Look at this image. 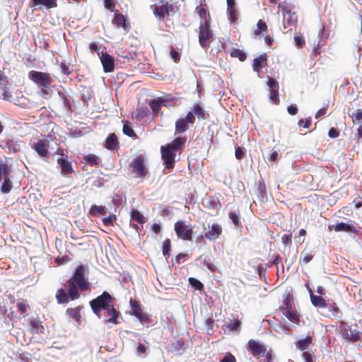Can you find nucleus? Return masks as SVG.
Wrapping results in <instances>:
<instances>
[{"label":"nucleus","instance_id":"nucleus-5","mask_svg":"<svg viewBox=\"0 0 362 362\" xmlns=\"http://www.w3.org/2000/svg\"><path fill=\"white\" fill-rule=\"evenodd\" d=\"M214 41V33L211 29V23L208 19L201 23L199 27V43L204 48H208Z\"/></svg>","mask_w":362,"mask_h":362},{"label":"nucleus","instance_id":"nucleus-37","mask_svg":"<svg viewBox=\"0 0 362 362\" xmlns=\"http://www.w3.org/2000/svg\"><path fill=\"white\" fill-rule=\"evenodd\" d=\"M225 326H226V329H224L225 332L226 331V329L230 332H235L237 330L240 331V327H241V322L238 319H233V320H230V322Z\"/></svg>","mask_w":362,"mask_h":362},{"label":"nucleus","instance_id":"nucleus-29","mask_svg":"<svg viewBox=\"0 0 362 362\" xmlns=\"http://www.w3.org/2000/svg\"><path fill=\"white\" fill-rule=\"evenodd\" d=\"M334 230L336 232H346V233H355L356 228L354 226L344 222L338 223L334 226Z\"/></svg>","mask_w":362,"mask_h":362},{"label":"nucleus","instance_id":"nucleus-48","mask_svg":"<svg viewBox=\"0 0 362 362\" xmlns=\"http://www.w3.org/2000/svg\"><path fill=\"white\" fill-rule=\"evenodd\" d=\"M149 113V110L147 107H139L136 109V118L141 119L146 117Z\"/></svg>","mask_w":362,"mask_h":362},{"label":"nucleus","instance_id":"nucleus-52","mask_svg":"<svg viewBox=\"0 0 362 362\" xmlns=\"http://www.w3.org/2000/svg\"><path fill=\"white\" fill-rule=\"evenodd\" d=\"M103 223L106 226H112L117 221V216L115 214H110L107 217L103 218Z\"/></svg>","mask_w":362,"mask_h":362},{"label":"nucleus","instance_id":"nucleus-57","mask_svg":"<svg viewBox=\"0 0 362 362\" xmlns=\"http://www.w3.org/2000/svg\"><path fill=\"white\" fill-rule=\"evenodd\" d=\"M187 257V254L185 253H179L173 261L172 265L180 264L182 262H184Z\"/></svg>","mask_w":362,"mask_h":362},{"label":"nucleus","instance_id":"nucleus-47","mask_svg":"<svg viewBox=\"0 0 362 362\" xmlns=\"http://www.w3.org/2000/svg\"><path fill=\"white\" fill-rule=\"evenodd\" d=\"M170 250H171V241L170 239L167 238L163 241V245H162L163 255L166 258H168L170 257Z\"/></svg>","mask_w":362,"mask_h":362},{"label":"nucleus","instance_id":"nucleus-18","mask_svg":"<svg viewBox=\"0 0 362 362\" xmlns=\"http://www.w3.org/2000/svg\"><path fill=\"white\" fill-rule=\"evenodd\" d=\"M57 163L60 166L61 173L63 175H69L74 173L71 163L66 158H59L57 159Z\"/></svg>","mask_w":362,"mask_h":362},{"label":"nucleus","instance_id":"nucleus-20","mask_svg":"<svg viewBox=\"0 0 362 362\" xmlns=\"http://www.w3.org/2000/svg\"><path fill=\"white\" fill-rule=\"evenodd\" d=\"M281 313L287 317V319L293 323L299 324L300 315L298 312L292 308L284 310Z\"/></svg>","mask_w":362,"mask_h":362},{"label":"nucleus","instance_id":"nucleus-51","mask_svg":"<svg viewBox=\"0 0 362 362\" xmlns=\"http://www.w3.org/2000/svg\"><path fill=\"white\" fill-rule=\"evenodd\" d=\"M349 115L351 118L353 122H361L362 121V108H359V109L356 110V112H353L352 113H349Z\"/></svg>","mask_w":362,"mask_h":362},{"label":"nucleus","instance_id":"nucleus-7","mask_svg":"<svg viewBox=\"0 0 362 362\" xmlns=\"http://www.w3.org/2000/svg\"><path fill=\"white\" fill-rule=\"evenodd\" d=\"M174 229L177 237L183 240L190 241L192 239V228L186 225L182 221L175 223Z\"/></svg>","mask_w":362,"mask_h":362},{"label":"nucleus","instance_id":"nucleus-55","mask_svg":"<svg viewBox=\"0 0 362 362\" xmlns=\"http://www.w3.org/2000/svg\"><path fill=\"white\" fill-rule=\"evenodd\" d=\"M281 242L285 246H291L292 244V232L289 231L288 233L284 234L281 237Z\"/></svg>","mask_w":362,"mask_h":362},{"label":"nucleus","instance_id":"nucleus-21","mask_svg":"<svg viewBox=\"0 0 362 362\" xmlns=\"http://www.w3.org/2000/svg\"><path fill=\"white\" fill-rule=\"evenodd\" d=\"M192 110L194 117L197 116L199 119L205 120L209 117V114L205 111L204 107L199 104H195L192 107Z\"/></svg>","mask_w":362,"mask_h":362},{"label":"nucleus","instance_id":"nucleus-9","mask_svg":"<svg viewBox=\"0 0 362 362\" xmlns=\"http://www.w3.org/2000/svg\"><path fill=\"white\" fill-rule=\"evenodd\" d=\"M267 86L270 90L269 95V100L274 105H279L280 100L279 97V86L278 81L275 78L268 76Z\"/></svg>","mask_w":362,"mask_h":362},{"label":"nucleus","instance_id":"nucleus-54","mask_svg":"<svg viewBox=\"0 0 362 362\" xmlns=\"http://www.w3.org/2000/svg\"><path fill=\"white\" fill-rule=\"evenodd\" d=\"M136 317L141 323L151 324L152 322V318L150 315L144 312H142Z\"/></svg>","mask_w":362,"mask_h":362},{"label":"nucleus","instance_id":"nucleus-12","mask_svg":"<svg viewBox=\"0 0 362 362\" xmlns=\"http://www.w3.org/2000/svg\"><path fill=\"white\" fill-rule=\"evenodd\" d=\"M31 147L40 157H47L49 155V141L46 139H40L34 142Z\"/></svg>","mask_w":362,"mask_h":362},{"label":"nucleus","instance_id":"nucleus-23","mask_svg":"<svg viewBox=\"0 0 362 362\" xmlns=\"http://www.w3.org/2000/svg\"><path fill=\"white\" fill-rule=\"evenodd\" d=\"M30 330L33 333L42 334L44 332V327L38 318H33L29 322Z\"/></svg>","mask_w":362,"mask_h":362},{"label":"nucleus","instance_id":"nucleus-31","mask_svg":"<svg viewBox=\"0 0 362 362\" xmlns=\"http://www.w3.org/2000/svg\"><path fill=\"white\" fill-rule=\"evenodd\" d=\"M83 308V306H78L72 308H67L66 310V313L72 319H74L76 322H79L81 320V310Z\"/></svg>","mask_w":362,"mask_h":362},{"label":"nucleus","instance_id":"nucleus-63","mask_svg":"<svg viewBox=\"0 0 362 362\" xmlns=\"http://www.w3.org/2000/svg\"><path fill=\"white\" fill-rule=\"evenodd\" d=\"M105 7L115 13V4L113 0H104Z\"/></svg>","mask_w":362,"mask_h":362},{"label":"nucleus","instance_id":"nucleus-61","mask_svg":"<svg viewBox=\"0 0 362 362\" xmlns=\"http://www.w3.org/2000/svg\"><path fill=\"white\" fill-rule=\"evenodd\" d=\"M299 127L309 128L311 125V119L310 118L300 119L298 122Z\"/></svg>","mask_w":362,"mask_h":362},{"label":"nucleus","instance_id":"nucleus-62","mask_svg":"<svg viewBox=\"0 0 362 362\" xmlns=\"http://www.w3.org/2000/svg\"><path fill=\"white\" fill-rule=\"evenodd\" d=\"M294 41L296 46H298V47H303L305 44L303 37L300 35H295Z\"/></svg>","mask_w":362,"mask_h":362},{"label":"nucleus","instance_id":"nucleus-45","mask_svg":"<svg viewBox=\"0 0 362 362\" xmlns=\"http://www.w3.org/2000/svg\"><path fill=\"white\" fill-rule=\"evenodd\" d=\"M185 342L182 339H177L175 342L170 344V351L172 352H178L184 349Z\"/></svg>","mask_w":362,"mask_h":362},{"label":"nucleus","instance_id":"nucleus-6","mask_svg":"<svg viewBox=\"0 0 362 362\" xmlns=\"http://www.w3.org/2000/svg\"><path fill=\"white\" fill-rule=\"evenodd\" d=\"M246 348L249 354L257 359L264 357V353L267 349L264 344L255 339H250L247 343Z\"/></svg>","mask_w":362,"mask_h":362},{"label":"nucleus","instance_id":"nucleus-36","mask_svg":"<svg viewBox=\"0 0 362 362\" xmlns=\"http://www.w3.org/2000/svg\"><path fill=\"white\" fill-rule=\"evenodd\" d=\"M255 194L261 199H264L266 197V186L263 180H260L257 183Z\"/></svg>","mask_w":362,"mask_h":362},{"label":"nucleus","instance_id":"nucleus-46","mask_svg":"<svg viewBox=\"0 0 362 362\" xmlns=\"http://www.w3.org/2000/svg\"><path fill=\"white\" fill-rule=\"evenodd\" d=\"M291 299L292 297L289 293L284 296L282 305L279 307L280 311L292 308Z\"/></svg>","mask_w":362,"mask_h":362},{"label":"nucleus","instance_id":"nucleus-49","mask_svg":"<svg viewBox=\"0 0 362 362\" xmlns=\"http://www.w3.org/2000/svg\"><path fill=\"white\" fill-rule=\"evenodd\" d=\"M189 283L196 290L202 291L204 288V284L200 281L193 277L189 278Z\"/></svg>","mask_w":362,"mask_h":362},{"label":"nucleus","instance_id":"nucleus-38","mask_svg":"<svg viewBox=\"0 0 362 362\" xmlns=\"http://www.w3.org/2000/svg\"><path fill=\"white\" fill-rule=\"evenodd\" d=\"M83 160L91 166L98 167L100 165V158L95 154L84 156Z\"/></svg>","mask_w":362,"mask_h":362},{"label":"nucleus","instance_id":"nucleus-14","mask_svg":"<svg viewBox=\"0 0 362 362\" xmlns=\"http://www.w3.org/2000/svg\"><path fill=\"white\" fill-rule=\"evenodd\" d=\"M100 59L105 72H112L115 69V59L112 56L107 52H102Z\"/></svg>","mask_w":362,"mask_h":362},{"label":"nucleus","instance_id":"nucleus-4","mask_svg":"<svg viewBox=\"0 0 362 362\" xmlns=\"http://www.w3.org/2000/svg\"><path fill=\"white\" fill-rule=\"evenodd\" d=\"M28 78L38 86L42 87V92L47 93V88H49L53 82L50 74L32 70L28 72Z\"/></svg>","mask_w":362,"mask_h":362},{"label":"nucleus","instance_id":"nucleus-16","mask_svg":"<svg viewBox=\"0 0 362 362\" xmlns=\"http://www.w3.org/2000/svg\"><path fill=\"white\" fill-rule=\"evenodd\" d=\"M298 22V16L295 11L289 13H285L283 16V24L285 29L288 31L292 30L293 27H295Z\"/></svg>","mask_w":362,"mask_h":362},{"label":"nucleus","instance_id":"nucleus-33","mask_svg":"<svg viewBox=\"0 0 362 362\" xmlns=\"http://www.w3.org/2000/svg\"><path fill=\"white\" fill-rule=\"evenodd\" d=\"M310 300L312 304L315 307L318 308H326L327 307V303L325 299H324L320 296H315L312 293V291H310Z\"/></svg>","mask_w":362,"mask_h":362},{"label":"nucleus","instance_id":"nucleus-8","mask_svg":"<svg viewBox=\"0 0 362 362\" xmlns=\"http://www.w3.org/2000/svg\"><path fill=\"white\" fill-rule=\"evenodd\" d=\"M195 122V117L192 112H187L185 117L179 118L175 124L176 133L182 134L189 129V124L192 125Z\"/></svg>","mask_w":362,"mask_h":362},{"label":"nucleus","instance_id":"nucleus-34","mask_svg":"<svg viewBox=\"0 0 362 362\" xmlns=\"http://www.w3.org/2000/svg\"><path fill=\"white\" fill-rule=\"evenodd\" d=\"M267 61V55L263 54L253 60L252 68L255 71L259 72Z\"/></svg>","mask_w":362,"mask_h":362},{"label":"nucleus","instance_id":"nucleus-56","mask_svg":"<svg viewBox=\"0 0 362 362\" xmlns=\"http://www.w3.org/2000/svg\"><path fill=\"white\" fill-rule=\"evenodd\" d=\"M264 356L265 357L264 362H273L275 355L273 350L269 348L265 351L264 353Z\"/></svg>","mask_w":362,"mask_h":362},{"label":"nucleus","instance_id":"nucleus-39","mask_svg":"<svg viewBox=\"0 0 362 362\" xmlns=\"http://www.w3.org/2000/svg\"><path fill=\"white\" fill-rule=\"evenodd\" d=\"M228 216L230 218V220L232 221V223L235 226H237L238 228L243 227L242 223L240 221V213L239 210H238L237 211L230 212L228 214Z\"/></svg>","mask_w":362,"mask_h":362},{"label":"nucleus","instance_id":"nucleus-13","mask_svg":"<svg viewBox=\"0 0 362 362\" xmlns=\"http://www.w3.org/2000/svg\"><path fill=\"white\" fill-rule=\"evenodd\" d=\"M222 227L218 223H214L208 226V230L205 232L204 237L210 241H215L222 234Z\"/></svg>","mask_w":362,"mask_h":362},{"label":"nucleus","instance_id":"nucleus-25","mask_svg":"<svg viewBox=\"0 0 362 362\" xmlns=\"http://www.w3.org/2000/svg\"><path fill=\"white\" fill-rule=\"evenodd\" d=\"M186 142L185 137H177L171 143L168 144L165 146L174 152L180 150Z\"/></svg>","mask_w":362,"mask_h":362},{"label":"nucleus","instance_id":"nucleus-32","mask_svg":"<svg viewBox=\"0 0 362 362\" xmlns=\"http://www.w3.org/2000/svg\"><path fill=\"white\" fill-rule=\"evenodd\" d=\"M205 2V0H202L201 2V6H206ZM195 10L201 18L204 19V21L209 19V23H211V16L209 12L206 8L202 6H197Z\"/></svg>","mask_w":362,"mask_h":362},{"label":"nucleus","instance_id":"nucleus-43","mask_svg":"<svg viewBox=\"0 0 362 362\" xmlns=\"http://www.w3.org/2000/svg\"><path fill=\"white\" fill-rule=\"evenodd\" d=\"M131 218L142 225L145 223L144 215L136 209H132L131 211Z\"/></svg>","mask_w":362,"mask_h":362},{"label":"nucleus","instance_id":"nucleus-22","mask_svg":"<svg viewBox=\"0 0 362 362\" xmlns=\"http://www.w3.org/2000/svg\"><path fill=\"white\" fill-rule=\"evenodd\" d=\"M105 147L110 151L115 150L119 147V141L115 134L108 135L105 140Z\"/></svg>","mask_w":362,"mask_h":362},{"label":"nucleus","instance_id":"nucleus-50","mask_svg":"<svg viewBox=\"0 0 362 362\" xmlns=\"http://www.w3.org/2000/svg\"><path fill=\"white\" fill-rule=\"evenodd\" d=\"M2 97L4 100L14 103L15 104H17L18 102V100L13 97V93L11 92L8 89H5L4 90Z\"/></svg>","mask_w":362,"mask_h":362},{"label":"nucleus","instance_id":"nucleus-58","mask_svg":"<svg viewBox=\"0 0 362 362\" xmlns=\"http://www.w3.org/2000/svg\"><path fill=\"white\" fill-rule=\"evenodd\" d=\"M148 347H146L144 344L141 343H138L137 347H136V353L138 355H146L148 351Z\"/></svg>","mask_w":362,"mask_h":362},{"label":"nucleus","instance_id":"nucleus-53","mask_svg":"<svg viewBox=\"0 0 362 362\" xmlns=\"http://www.w3.org/2000/svg\"><path fill=\"white\" fill-rule=\"evenodd\" d=\"M16 306L18 308V312L20 314H23V315H24L28 311V309L29 308V305L26 303L25 300H22V301L18 302L16 304Z\"/></svg>","mask_w":362,"mask_h":362},{"label":"nucleus","instance_id":"nucleus-17","mask_svg":"<svg viewBox=\"0 0 362 362\" xmlns=\"http://www.w3.org/2000/svg\"><path fill=\"white\" fill-rule=\"evenodd\" d=\"M361 333L356 329H351L350 332H349L345 329L341 332L343 339L351 342L361 341Z\"/></svg>","mask_w":362,"mask_h":362},{"label":"nucleus","instance_id":"nucleus-1","mask_svg":"<svg viewBox=\"0 0 362 362\" xmlns=\"http://www.w3.org/2000/svg\"><path fill=\"white\" fill-rule=\"evenodd\" d=\"M88 272V267L83 264H79L74 272L65 286L67 289L59 288L55 298L58 303L66 304L70 301H74L81 297L79 291H86L90 288L86 274Z\"/></svg>","mask_w":362,"mask_h":362},{"label":"nucleus","instance_id":"nucleus-27","mask_svg":"<svg viewBox=\"0 0 362 362\" xmlns=\"http://www.w3.org/2000/svg\"><path fill=\"white\" fill-rule=\"evenodd\" d=\"M314 257L313 251L310 249L305 248L300 253L299 263L300 264H306L309 263Z\"/></svg>","mask_w":362,"mask_h":362},{"label":"nucleus","instance_id":"nucleus-60","mask_svg":"<svg viewBox=\"0 0 362 362\" xmlns=\"http://www.w3.org/2000/svg\"><path fill=\"white\" fill-rule=\"evenodd\" d=\"M313 351H303L302 354V357L305 360V362H314L313 360Z\"/></svg>","mask_w":362,"mask_h":362},{"label":"nucleus","instance_id":"nucleus-35","mask_svg":"<svg viewBox=\"0 0 362 362\" xmlns=\"http://www.w3.org/2000/svg\"><path fill=\"white\" fill-rule=\"evenodd\" d=\"M107 214V209L103 206L92 205L89 209V214L91 216H98V215H105Z\"/></svg>","mask_w":362,"mask_h":362},{"label":"nucleus","instance_id":"nucleus-40","mask_svg":"<svg viewBox=\"0 0 362 362\" xmlns=\"http://www.w3.org/2000/svg\"><path fill=\"white\" fill-rule=\"evenodd\" d=\"M122 132L125 135H127L129 137L134 138V139L137 138L136 134L135 133V132L131 127L130 122L128 121L124 122V123L123 124Z\"/></svg>","mask_w":362,"mask_h":362},{"label":"nucleus","instance_id":"nucleus-59","mask_svg":"<svg viewBox=\"0 0 362 362\" xmlns=\"http://www.w3.org/2000/svg\"><path fill=\"white\" fill-rule=\"evenodd\" d=\"M257 27L258 29V31H261V33H267L268 31V28L266 24V23L262 20H259V21L257 23Z\"/></svg>","mask_w":362,"mask_h":362},{"label":"nucleus","instance_id":"nucleus-10","mask_svg":"<svg viewBox=\"0 0 362 362\" xmlns=\"http://www.w3.org/2000/svg\"><path fill=\"white\" fill-rule=\"evenodd\" d=\"M160 152L165 168L173 169L175 163V152L169 149L165 146L161 147Z\"/></svg>","mask_w":362,"mask_h":362},{"label":"nucleus","instance_id":"nucleus-19","mask_svg":"<svg viewBox=\"0 0 362 362\" xmlns=\"http://www.w3.org/2000/svg\"><path fill=\"white\" fill-rule=\"evenodd\" d=\"M9 167L7 165V173L6 174H1V177H4V181L0 187L1 192L3 194H7L10 192L13 187V183L10 178L8 177L9 175Z\"/></svg>","mask_w":362,"mask_h":362},{"label":"nucleus","instance_id":"nucleus-44","mask_svg":"<svg viewBox=\"0 0 362 362\" xmlns=\"http://www.w3.org/2000/svg\"><path fill=\"white\" fill-rule=\"evenodd\" d=\"M293 6L288 3L287 1H284L279 4V8L281 10L283 16L285 13H289L293 12Z\"/></svg>","mask_w":362,"mask_h":362},{"label":"nucleus","instance_id":"nucleus-15","mask_svg":"<svg viewBox=\"0 0 362 362\" xmlns=\"http://www.w3.org/2000/svg\"><path fill=\"white\" fill-rule=\"evenodd\" d=\"M112 23L117 28H122L124 31L128 30L130 28L129 23H127L126 18L119 11H115Z\"/></svg>","mask_w":362,"mask_h":362},{"label":"nucleus","instance_id":"nucleus-41","mask_svg":"<svg viewBox=\"0 0 362 362\" xmlns=\"http://www.w3.org/2000/svg\"><path fill=\"white\" fill-rule=\"evenodd\" d=\"M148 105L152 110L153 115L156 116L158 115L162 107V105L160 104L158 98H157L156 99L151 100L148 102Z\"/></svg>","mask_w":362,"mask_h":362},{"label":"nucleus","instance_id":"nucleus-3","mask_svg":"<svg viewBox=\"0 0 362 362\" xmlns=\"http://www.w3.org/2000/svg\"><path fill=\"white\" fill-rule=\"evenodd\" d=\"M114 298L107 291L90 301V305L93 312L99 317L101 315V311L114 304Z\"/></svg>","mask_w":362,"mask_h":362},{"label":"nucleus","instance_id":"nucleus-64","mask_svg":"<svg viewBox=\"0 0 362 362\" xmlns=\"http://www.w3.org/2000/svg\"><path fill=\"white\" fill-rule=\"evenodd\" d=\"M220 362H236V359L232 354L227 353Z\"/></svg>","mask_w":362,"mask_h":362},{"label":"nucleus","instance_id":"nucleus-42","mask_svg":"<svg viewBox=\"0 0 362 362\" xmlns=\"http://www.w3.org/2000/svg\"><path fill=\"white\" fill-rule=\"evenodd\" d=\"M230 55L233 58H238L240 62H244L246 59V54L241 49L233 48L230 52Z\"/></svg>","mask_w":362,"mask_h":362},{"label":"nucleus","instance_id":"nucleus-24","mask_svg":"<svg viewBox=\"0 0 362 362\" xmlns=\"http://www.w3.org/2000/svg\"><path fill=\"white\" fill-rule=\"evenodd\" d=\"M33 6H42L46 9H51L57 6V0H31Z\"/></svg>","mask_w":362,"mask_h":362},{"label":"nucleus","instance_id":"nucleus-11","mask_svg":"<svg viewBox=\"0 0 362 362\" xmlns=\"http://www.w3.org/2000/svg\"><path fill=\"white\" fill-rule=\"evenodd\" d=\"M103 310L104 311V316L105 317V322L106 323H112L114 325L119 323L118 318L121 317V314L119 311L115 309V304L111 305Z\"/></svg>","mask_w":362,"mask_h":362},{"label":"nucleus","instance_id":"nucleus-26","mask_svg":"<svg viewBox=\"0 0 362 362\" xmlns=\"http://www.w3.org/2000/svg\"><path fill=\"white\" fill-rule=\"evenodd\" d=\"M313 343V338L310 336H307L304 339L298 340L296 342V346L298 349L303 351H308L307 349Z\"/></svg>","mask_w":362,"mask_h":362},{"label":"nucleus","instance_id":"nucleus-2","mask_svg":"<svg viewBox=\"0 0 362 362\" xmlns=\"http://www.w3.org/2000/svg\"><path fill=\"white\" fill-rule=\"evenodd\" d=\"M129 169L134 177L144 181L149 175L146 158L144 155H139L132 160L129 165Z\"/></svg>","mask_w":362,"mask_h":362},{"label":"nucleus","instance_id":"nucleus-28","mask_svg":"<svg viewBox=\"0 0 362 362\" xmlns=\"http://www.w3.org/2000/svg\"><path fill=\"white\" fill-rule=\"evenodd\" d=\"M153 13L160 19H164L169 14V8L168 4L166 5L156 6L153 9Z\"/></svg>","mask_w":362,"mask_h":362},{"label":"nucleus","instance_id":"nucleus-30","mask_svg":"<svg viewBox=\"0 0 362 362\" xmlns=\"http://www.w3.org/2000/svg\"><path fill=\"white\" fill-rule=\"evenodd\" d=\"M129 305H130V308H131L129 314L131 315H134L136 317L139 315H140L143 312L141 304L137 300L130 299Z\"/></svg>","mask_w":362,"mask_h":362}]
</instances>
